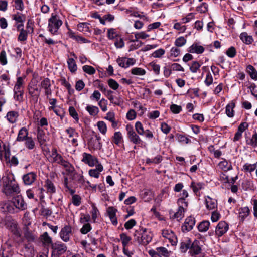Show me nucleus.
<instances>
[{
	"label": "nucleus",
	"mask_w": 257,
	"mask_h": 257,
	"mask_svg": "<svg viewBox=\"0 0 257 257\" xmlns=\"http://www.w3.org/2000/svg\"><path fill=\"white\" fill-rule=\"evenodd\" d=\"M9 230L17 237H20L21 234L16 223H11L9 226Z\"/></svg>",
	"instance_id": "bb28decb"
},
{
	"label": "nucleus",
	"mask_w": 257,
	"mask_h": 257,
	"mask_svg": "<svg viewBox=\"0 0 257 257\" xmlns=\"http://www.w3.org/2000/svg\"><path fill=\"white\" fill-rule=\"evenodd\" d=\"M203 184L200 182L195 183L192 182L191 184V187L192 188L194 192L196 193L199 190H201L203 188Z\"/></svg>",
	"instance_id": "5fc2aeb1"
},
{
	"label": "nucleus",
	"mask_w": 257,
	"mask_h": 257,
	"mask_svg": "<svg viewBox=\"0 0 257 257\" xmlns=\"http://www.w3.org/2000/svg\"><path fill=\"white\" fill-rule=\"evenodd\" d=\"M152 237L151 232L143 227H140L134 233L135 240L141 245H147L151 241Z\"/></svg>",
	"instance_id": "f257e3e1"
},
{
	"label": "nucleus",
	"mask_w": 257,
	"mask_h": 257,
	"mask_svg": "<svg viewBox=\"0 0 257 257\" xmlns=\"http://www.w3.org/2000/svg\"><path fill=\"white\" fill-rule=\"evenodd\" d=\"M28 131L26 127L21 128L18 132L16 140L18 142L24 141L28 137Z\"/></svg>",
	"instance_id": "412c9836"
},
{
	"label": "nucleus",
	"mask_w": 257,
	"mask_h": 257,
	"mask_svg": "<svg viewBox=\"0 0 257 257\" xmlns=\"http://www.w3.org/2000/svg\"><path fill=\"white\" fill-rule=\"evenodd\" d=\"M24 141H25V145L27 148L29 150H32L34 148L35 144L32 137H28Z\"/></svg>",
	"instance_id": "79ce46f5"
},
{
	"label": "nucleus",
	"mask_w": 257,
	"mask_h": 257,
	"mask_svg": "<svg viewBox=\"0 0 257 257\" xmlns=\"http://www.w3.org/2000/svg\"><path fill=\"white\" fill-rule=\"evenodd\" d=\"M98 105L103 112H105L107 110V101L104 98L101 99L98 102Z\"/></svg>",
	"instance_id": "0e129e2a"
},
{
	"label": "nucleus",
	"mask_w": 257,
	"mask_h": 257,
	"mask_svg": "<svg viewBox=\"0 0 257 257\" xmlns=\"http://www.w3.org/2000/svg\"><path fill=\"white\" fill-rule=\"evenodd\" d=\"M184 212L183 206L179 207L177 211L173 215L172 218H176L178 221L181 220L184 217Z\"/></svg>",
	"instance_id": "c9c22d12"
},
{
	"label": "nucleus",
	"mask_w": 257,
	"mask_h": 257,
	"mask_svg": "<svg viewBox=\"0 0 257 257\" xmlns=\"http://www.w3.org/2000/svg\"><path fill=\"white\" fill-rule=\"evenodd\" d=\"M112 91L110 90L107 91L106 95L108 99L110 100L111 103L114 104L115 105L120 106L122 103V101L121 99H117L116 101H113V96L112 95Z\"/></svg>",
	"instance_id": "2f4dec72"
},
{
	"label": "nucleus",
	"mask_w": 257,
	"mask_h": 257,
	"mask_svg": "<svg viewBox=\"0 0 257 257\" xmlns=\"http://www.w3.org/2000/svg\"><path fill=\"white\" fill-rule=\"evenodd\" d=\"M83 70L90 75L94 74L95 73V69L92 66L84 65L82 67Z\"/></svg>",
	"instance_id": "052dcab7"
},
{
	"label": "nucleus",
	"mask_w": 257,
	"mask_h": 257,
	"mask_svg": "<svg viewBox=\"0 0 257 257\" xmlns=\"http://www.w3.org/2000/svg\"><path fill=\"white\" fill-rule=\"evenodd\" d=\"M37 138L40 145H45L46 142L47 136L44 131L39 127L38 128Z\"/></svg>",
	"instance_id": "4be33fe9"
},
{
	"label": "nucleus",
	"mask_w": 257,
	"mask_h": 257,
	"mask_svg": "<svg viewBox=\"0 0 257 257\" xmlns=\"http://www.w3.org/2000/svg\"><path fill=\"white\" fill-rule=\"evenodd\" d=\"M70 179L73 181V184L77 186L78 184L84 185L85 184V180L84 176L82 174H79L75 171V170L70 175Z\"/></svg>",
	"instance_id": "1a4fd4ad"
},
{
	"label": "nucleus",
	"mask_w": 257,
	"mask_h": 257,
	"mask_svg": "<svg viewBox=\"0 0 257 257\" xmlns=\"http://www.w3.org/2000/svg\"><path fill=\"white\" fill-rule=\"evenodd\" d=\"M72 227L69 225H65L61 230L60 237L64 242H68L72 235Z\"/></svg>",
	"instance_id": "6e6552de"
},
{
	"label": "nucleus",
	"mask_w": 257,
	"mask_h": 257,
	"mask_svg": "<svg viewBox=\"0 0 257 257\" xmlns=\"http://www.w3.org/2000/svg\"><path fill=\"white\" fill-rule=\"evenodd\" d=\"M200 66L201 65L197 61H193L190 67V70L192 73H196Z\"/></svg>",
	"instance_id": "e2e57ef3"
},
{
	"label": "nucleus",
	"mask_w": 257,
	"mask_h": 257,
	"mask_svg": "<svg viewBox=\"0 0 257 257\" xmlns=\"http://www.w3.org/2000/svg\"><path fill=\"white\" fill-rule=\"evenodd\" d=\"M162 157L161 155H158L153 159L148 158H147L146 160V163L149 165H151V164L152 163L158 164L160 163L162 161Z\"/></svg>",
	"instance_id": "a19ab883"
},
{
	"label": "nucleus",
	"mask_w": 257,
	"mask_h": 257,
	"mask_svg": "<svg viewBox=\"0 0 257 257\" xmlns=\"http://www.w3.org/2000/svg\"><path fill=\"white\" fill-rule=\"evenodd\" d=\"M24 235L29 243L35 241V236L27 226H26L24 228Z\"/></svg>",
	"instance_id": "6ab92c4d"
},
{
	"label": "nucleus",
	"mask_w": 257,
	"mask_h": 257,
	"mask_svg": "<svg viewBox=\"0 0 257 257\" xmlns=\"http://www.w3.org/2000/svg\"><path fill=\"white\" fill-rule=\"evenodd\" d=\"M209 226V221H203L198 225V229L200 232H206L208 230Z\"/></svg>",
	"instance_id": "4c0bfd02"
},
{
	"label": "nucleus",
	"mask_w": 257,
	"mask_h": 257,
	"mask_svg": "<svg viewBox=\"0 0 257 257\" xmlns=\"http://www.w3.org/2000/svg\"><path fill=\"white\" fill-rule=\"evenodd\" d=\"M86 110L89 114L92 116H96L99 112V109L97 106L88 105L86 107Z\"/></svg>",
	"instance_id": "ea45409f"
},
{
	"label": "nucleus",
	"mask_w": 257,
	"mask_h": 257,
	"mask_svg": "<svg viewBox=\"0 0 257 257\" xmlns=\"http://www.w3.org/2000/svg\"><path fill=\"white\" fill-rule=\"evenodd\" d=\"M126 130L127 131V136L129 141L135 144H140L143 143L142 140L134 131L133 127L131 125L127 124L126 126Z\"/></svg>",
	"instance_id": "39448f33"
},
{
	"label": "nucleus",
	"mask_w": 257,
	"mask_h": 257,
	"mask_svg": "<svg viewBox=\"0 0 257 257\" xmlns=\"http://www.w3.org/2000/svg\"><path fill=\"white\" fill-rule=\"evenodd\" d=\"M249 212L250 210L248 207L241 208L239 213V219L243 222L244 219L248 216Z\"/></svg>",
	"instance_id": "cd10ccee"
},
{
	"label": "nucleus",
	"mask_w": 257,
	"mask_h": 257,
	"mask_svg": "<svg viewBox=\"0 0 257 257\" xmlns=\"http://www.w3.org/2000/svg\"><path fill=\"white\" fill-rule=\"evenodd\" d=\"M63 24L59 16L56 13L51 14L50 18L48 19V31L52 34H56L58 30Z\"/></svg>",
	"instance_id": "f03ea898"
},
{
	"label": "nucleus",
	"mask_w": 257,
	"mask_h": 257,
	"mask_svg": "<svg viewBox=\"0 0 257 257\" xmlns=\"http://www.w3.org/2000/svg\"><path fill=\"white\" fill-rule=\"evenodd\" d=\"M28 37V32L23 28L20 29V32L18 36V39L19 41H26Z\"/></svg>",
	"instance_id": "de8ad7c7"
},
{
	"label": "nucleus",
	"mask_w": 257,
	"mask_h": 257,
	"mask_svg": "<svg viewBox=\"0 0 257 257\" xmlns=\"http://www.w3.org/2000/svg\"><path fill=\"white\" fill-rule=\"evenodd\" d=\"M61 165L65 168L66 171L69 175L75 171V169L72 165L65 160H64Z\"/></svg>",
	"instance_id": "e433bc0d"
},
{
	"label": "nucleus",
	"mask_w": 257,
	"mask_h": 257,
	"mask_svg": "<svg viewBox=\"0 0 257 257\" xmlns=\"http://www.w3.org/2000/svg\"><path fill=\"white\" fill-rule=\"evenodd\" d=\"M226 54L230 58L234 57L236 55V50L235 47L231 46L229 47L226 52Z\"/></svg>",
	"instance_id": "bf43d9fd"
},
{
	"label": "nucleus",
	"mask_w": 257,
	"mask_h": 257,
	"mask_svg": "<svg viewBox=\"0 0 257 257\" xmlns=\"http://www.w3.org/2000/svg\"><path fill=\"white\" fill-rule=\"evenodd\" d=\"M82 156V161L90 167H93L98 163L97 159L90 154L84 153Z\"/></svg>",
	"instance_id": "9b49d317"
},
{
	"label": "nucleus",
	"mask_w": 257,
	"mask_h": 257,
	"mask_svg": "<svg viewBox=\"0 0 257 257\" xmlns=\"http://www.w3.org/2000/svg\"><path fill=\"white\" fill-rule=\"evenodd\" d=\"M21 251L24 257H34L35 255L33 247L30 243L25 244Z\"/></svg>",
	"instance_id": "dca6fc26"
},
{
	"label": "nucleus",
	"mask_w": 257,
	"mask_h": 257,
	"mask_svg": "<svg viewBox=\"0 0 257 257\" xmlns=\"http://www.w3.org/2000/svg\"><path fill=\"white\" fill-rule=\"evenodd\" d=\"M15 3L14 7L16 9L23 11L24 9V4L23 0H13Z\"/></svg>",
	"instance_id": "13d9d810"
},
{
	"label": "nucleus",
	"mask_w": 257,
	"mask_h": 257,
	"mask_svg": "<svg viewBox=\"0 0 257 257\" xmlns=\"http://www.w3.org/2000/svg\"><path fill=\"white\" fill-rule=\"evenodd\" d=\"M2 179L3 182V192L6 195H11L13 193H19L20 188L18 185L13 183L9 177H4Z\"/></svg>",
	"instance_id": "7ed1b4c3"
},
{
	"label": "nucleus",
	"mask_w": 257,
	"mask_h": 257,
	"mask_svg": "<svg viewBox=\"0 0 257 257\" xmlns=\"http://www.w3.org/2000/svg\"><path fill=\"white\" fill-rule=\"evenodd\" d=\"M188 51L191 53L201 54L204 51V48L202 46L194 43L188 48Z\"/></svg>",
	"instance_id": "aec40b11"
},
{
	"label": "nucleus",
	"mask_w": 257,
	"mask_h": 257,
	"mask_svg": "<svg viewBox=\"0 0 257 257\" xmlns=\"http://www.w3.org/2000/svg\"><path fill=\"white\" fill-rule=\"evenodd\" d=\"M27 90L31 100L34 104L37 103L41 93V89L38 87L37 82L32 80L28 85Z\"/></svg>",
	"instance_id": "20e7f679"
},
{
	"label": "nucleus",
	"mask_w": 257,
	"mask_h": 257,
	"mask_svg": "<svg viewBox=\"0 0 257 257\" xmlns=\"http://www.w3.org/2000/svg\"><path fill=\"white\" fill-rule=\"evenodd\" d=\"M3 150L4 152V158L7 162L10 158L11 152L10 147L6 144H3Z\"/></svg>",
	"instance_id": "864d4df0"
},
{
	"label": "nucleus",
	"mask_w": 257,
	"mask_h": 257,
	"mask_svg": "<svg viewBox=\"0 0 257 257\" xmlns=\"http://www.w3.org/2000/svg\"><path fill=\"white\" fill-rule=\"evenodd\" d=\"M39 86L40 87V89L44 90V93L46 96V98H49V96H51L52 93V90L51 89V81L49 78H44L40 82Z\"/></svg>",
	"instance_id": "0eeeda50"
},
{
	"label": "nucleus",
	"mask_w": 257,
	"mask_h": 257,
	"mask_svg": "<svg viewBox=\"0 0 257 257\" xmlns=\"http://www.w3.org/2000/svg\"><path fill=\"white\" fill-rule=\"evenodd\" d=\"M131 73L135 75H144L146 74L145 69L139 67H135L131 70Z\"/></svg>",
	"instance_id": "a18cd8bd"
},
{
	"label": "nucleus",
	"mask_w": 257,
	"mask_h": 257,
	"mask_svg": "<svg viewBox=\"0 0 257 257\" xmlns=\"http://www.w3.org/2000/svg\"><path fill=\"white\" fill-rule=\"evenodd\" d=\"M69 113L70 115L72 117L74 120L78 122L79 120V117L77 111L73 106H70L69 108Z\"/></svg>",
	"instance_id": "603ef678"
},
{
	"label": "nucleus",
	"mask_w": 257,
	"mask_h": 257,
	"mask_svg": "<svg viewBox=\"0 0 257 257\" xmlns=\"http://www.w3.org/2000/svg\"><path fill=\"white\" fill-rule=\"evenodd\" d=\"M18 116L19 113L18 112L15 111H10L7 113L6 118L9 122L11 123H14L17 121Z\"/></svg>",
	"instance_id": "5701e85b"
},
{
	"label": "nucleus",
	"mask_w": 257,
	"mask_h": 257,
	"mask_svg": "<svg viewBox=\"0 0 257 257\" xmlns=\"http://www.w3.org/2000/svg\"><path fill=\"white\" fill-rule=\"evenodd\" d=\"M12 19L17 23H23L26 20V16L21 13L17 12L12 15Z\"/></svg>",
	"instance_id": "473e14b6"
},
{
	"label": "nucleus",
	"mask_w": 257,
	"mask_h": 257,
	"mask_svg": "<svg viewBox=\"0 0 257 257\" xmlns=\"http://www.w3.org/2000/svg\"><path fill=\"white\" fill-rule=\"evenodd\" d=\"M117 211V209L113 207H109L107 209V212L109 218L112 223L114 225H116L117 224V219L116 217V213Z\"/></svg>",
	"instance_id": "a211bd4d"
},
{
	"label": "nucleus",
	"mask_w": 257,
	"mask_h": 257,
	"mask_svg": "<svg viewBox=\"0 0 257 257\" xmlns=\"http://www.w3.org/2000/svg\"><path fill=\"white\" fill-rule=\"evenodd\" d=\"M100 136L95 135L94 137H92L88 141V146L94 150L101 149L102 144L100 142Z\"/></svg>",
	"instance_id": "9d476101"
},
{
	"label": "nucleus",
	"mask_w": 257,
	"mask_h": 257,
	"mask_svg": "<svg viewBox=\"0 0 257 257\" xmlns=\"http://www.w3.org/2000/svg\"><path fill=\"white\" fill-rule=\"evenodd\" d=\"M66 132L68 135L69 138H71L73 136L78 137L79 135L78 133L76 131L75 129L71 127H69V128H67L66 130Z\"/></svg>",
	"instance_id": "774afa93"
},
{
	"label": "nucleus",
	"mask_w": 257,
	"mask_h": 257,
	"mask_svg": "<svg viewBox=\"0 0 257 257\" xmlns=\"http://www.w3.org/2000/svg\"><path fill=\"white\" fill-rule=\"evenodd\" d=\"M51 246L52 249V255L54 257H59L61 255L64 254L67 249L64 243L59 241L52 243Z\"/></svg>",
	"instance_id": "423d86ee"
},
{
	"label": "nucleus",
	"mask_w": 257,
	"mask_h": 257,
	"mask_svg": "<svg viewBox=\"0 0 257 257\" xmlns=\"http://www.w3.org/2000/svg\"><path fill=\"white\" fill-rule=\"evenodd\" d=\"M67 64L70 71L72 73H75L77 69V67L74 59L72 58H68Z\"/></svg>",
	"instance_id": "72a5a7b5"
},
{
	"label": "nucleus",
	"mask_w": 257,
	"mask_h": 257,
	"mask_svg": "<svg viewBox=\"0 0 257 257\" xmlns=\"http://www.w3.org/2000/svg\"><path fill=\"white\" fill-rule=\"evenodd\" d=\"M186 39L184 37H180L176 39L175 45L177 47H182L186 44Z\"/></svg>",
	"instance_id": "4d7b16f0"
},
{
	"label": "nucleus",
	"mask_w": 257,
	"mask_h": 257,
	"mask_svg": "<svg viewBox=\"0 0 257 257\" xmlns=\"http://www.w3.org/2000/svg\"><path fill=\"white\" fill-rule=\"evenodd\" d=\"M81 197L78 195H73L72 197V202L76 206H78L81 204Z\"/></svg>",
	"instance_id": "680f3d73"
},
{
	"label": "nucleus",
	"mask_w": 257,
	"mask_h": 257,
	"mask_svg": "<svg viewBox=\"0 0 257 257\" xmlns=\"http://www.w3.org/2000/svg\"><path fill=\"white\" fill-rule=\"evenodd\" d=\"M246 72L252 79L257 80V71L252 65H249L247 66Z\"/></svg>",
	"instance_id": "f704fd0d"
},
{
	"label": "nucleus",
	"mask_w": 257,
	"mask_h": 257,
	"mask_svg": "<svg viewBox=\"0 0 257 257\" xmlns=\"http://www.w3.org/2000/svg\"><path fill=\"white\" fill-rule=\"evenodd\" d=\"M41 215L45 217L50 216L52 212L49 208H46L44 205H42L40 209Z\"/></svg>",
	"instance_id": "49530a36"
},
{
	"label": "nucleus",
	"mask_w": 257,
	"mask_h": 257,
	"mask_svg": "<svg viewBox=\"0 0 257 257\" xmlns=\"http://www.w3.org/2000/svg\"><path fill=\"white\" fill-rule=\"evenodd\" d=\"M195 224V219L194 217L190 216L187 217L184 223V225L182 226V230L189 231L191 230Z\"/></svg>",
	"instance_id": "f3484780"
},
{
	"label": "nucleus",
	"mask_w": 257,
	"mask_h": 257,
	"mask_svg": "<svg viewBox=\"0 0 257 257\" xmlns=\"http://www.w3.org/2000/svg\"><path fill=\"white\" fill-rule=\"evenodd\" d=\"M135 130L138 133V134L140 135H144L145 134V130L143 127V124L140 121H137L135 123Z\"/></svg>",
	"instance_id": "c03bdc74"
},
{
	"label": "nucleus",
	"mask_w": 257,
	"mask_h": 257,
	"mask_svg": "<svg viewBox=\"0 0 257 257\" xmlns=\"http://www.w3.org/2000/svg\"><path fill=\"white\" fill-rule=\"evenodd\" d=\"M156 250L159 253L160 255H163L164 257L169 256V252L164 247H159L156 249Z\"/></svg>",
	"instance_id": "3c124183"
},
{
	"label": "nucleus",
	"mask_w": 257,
	"mask_h": 257,
	"mask_svg": "<svg viewBox=\"0 0 257 257\" xmlns=\"http://www.w3.org/2000/svg\"><path fill=\"white\" fill-rule=\"evenodd\" d=\"M201 251L199 245V241L195 240L192 244L190 243L189 248V253L192 256H196L198 255Z\"/></svg>",
	"instance_id": "2eb2a0df"
},
{
	"label": "nucleus",
	"mask_w": 257,
	"mask_h": 257,
	"mask_svg": "<svg viewBox=\"0 0 257 257\" xmlns=\"http://www.w3.org/2000/svg\"><path fill=\"white\" fill-rule=\"evenodd\" d=\"M36 178L37 174L34 172L24 174L22 177L23 183L25 185H32L36 181Z\"/></svg>",
	"instance_id": "f8f14e48"
},
{
	"label": "nucleus",
	"mask_w": 257,
	"mask_h": 257,
	"mask_svg": "<svg viewBox=\"0 0 257 257\" xmlns=\"http://www.w3.org/2000/svg\"><path fill=\"white\" fill-rule=\"evenodd\" d=\"M24 93V91L14 93V99L19 102L23 101Z\"/></svg>",
	"instance_id": "69168bd1"
},
{
	"label": "nucleus",
	"mask_w": 257,
	"mask_h": 257,
	"mask_svg": "<svg viewBox=\"0 0 257 257\" xmlns=\"http://www.w3.org/2000/svg\"><path fill=\"white\" fill-rule=\"evenodd\" d=\"M13 203L18 209L24 210L27 209V204L21 196H17L13 198Z\"/></svg>",
	"instance_id": "4468645a"
},
{
	"label": "nucleus",
	"mask_w": 257,
	"mask_h": 257,
	"mask_svg": "<svg viewBox=\"0 0 257 257\" xmlns=\"http://www.w3.org/2000/svg\"><path fill=\"white\" fill-rule=\"evenodd\" d=\"M219 166L220 168L224 171H227L232 169L231 163L227 162L225 159L219 163Z\"/></svg>",
	"instance_id": "7c9ffc66"
},
{
	"label": "nucleus",
	"mask_w": 257,
	"mask_h": 257,
	"mask_svg": "<svg viewBox=\"0 0 257 257\" xmlns=\"http://www.w3.org/2000/svg\"><path fill=\"white\" fill-rule=\"evenodd\" d=\"M97 127L99 131L103 135H105L107 131V126L106 123L102 121H98L97 123Z\"/></svg>",
	"instance_id": "8fccbe9b"
},
{
	"label": "nucleus",
	"mask_w": 257,
	"mask_h": 257,
	"mask_svg": "<svg viewBox=\"0 0 257 257\" xmlns=\"http://www.w3.org/2000/svg\"><path fill=\"white\" fill-rule=\"evenodd\" d=\"M120 238L123 247L128 246V244L132 239L131 237L125 233H122L120 235Z\"/></svg>",
	"instance_id": "58836bf2"
},
{
	"label": "nucleus",
	"mask_w": 257,
	"mask_h": 257,
	"mask_svg": "<svg viewBox=\"0 0 257 257\" xmlns=\"http://www.w3.org/2000/svg\"><path fill=\"white\" fill-rule=\"evenodd\" d=\"M45 187L47 188V192L50 194L54 193L56 192V188L53 183L49 179L45 182Z\"/></svg>",
	"instance_id": "c85d7f7f"
},
{
	"label": "nucleus",
	"mask_w": 257,
	"mask_h": 257,
	"mask_svg": "<svg viewBox=\"0 0 257 257\" xmlns=\"http://www.w3.org/2000/svg\"><path fill=\"white\" fill-rule=\"evenodd\" d=\"M112 140L115 144L119 146L123 141L121 133L120 131L115 132Z\"/></svg>",
	"instance_id": "b1692460"
},
{
	"label": "nucleus",
	"mask_w": 257,
	"mask_h": 257,
	"mask_svg": "<svg viewBox=\"0 0 257 257\" xmlns=\"http://www.w3.org/2000/svg\"><path fill=\"white\" fill-rule=\"evenodd\" d=\"M240 38L242 42L246 44H250L253 42L251 36L248 35L246 32H243L240 35Z\"/></svg>",
	"instance_id": "c756f323"
},
{
	"label": "nucleus",
	"mask_w": 257,
	"mask_h": 257,
	"mask_svg": "<svg viewBox=\"0 0 257 257\" xmlns=\"http://www.w3.org/2000/svg\"><path fill=\"white\" fill-rule=\"evenodd\" d=\"M228 229V225L225 221H220L219 222L216 227L215 233L218 237L222 236Z\"/></svg>",
	"instance_id": "ddd939ff"
},
{
	"label": "nucleus",
	"mask_w": 257,
	"mask_h": 257,
	"mask_svg": "<svg viewBox=\"0 0 257 257\" xmlns=\"http://www.w3.org/2000/svg\"><path fill=\"white\" fill-rule=\"evenodd\" d=\"M235 106V103L233 101L228 104L226 107V114L229 117H233L234 116V108Z\"/></svg>",
	"instance_id": "393cba45"
},
{
	"label": "nucleus",
	"mask_w": 257,
	"mask_h": 257,
	"mask_svg": "<svg viewBox=\"0 0 257 257\" xmlns=\"http://www.w3.org/2000/svg\"><path fill=\"white\" fill-rule=\"evenodd\" d=\"M148 66L154 71L155 74L158 75L160 74V66L159 64H157L156 62L153 61L150 62L148 64Z\"/></svg>",
	"instance_id": "37998d69"
},
{
	"label": "nucleus",
	"mask_w": 257,
	"mask_h": 257,
	"mask_svg": "<svg viewBox=\"0 0 257 257\" xmlns=\"http://www.w3.org/2000/svg\"><path fill=\"white\" fill-rule=\"evenodd\" d=\"M149 37V35L145 32H140L135 34V39L132 40V42L138 41V39H145Z\"/></svg>",
	"instance_id": "09e8293b"
},
{
	"label": "nucleus",
	"mask_w": 257,
	"mask_h": 257,
	"mask_svg": "<svg viewBox=\"0 0 257 257\" xmlns=\"http://www.w3.org/2000/svg\"><path fill=\"white\" fill-rule=\"evenodd\" d=\"M171 111L174 114H178L182 110V107L175 104L171 105L170 107Z\"/></svg>",
	"instance_id": "338daca9"
},
{
	"label": "nucleus",
	"mask_w": 257,
	"mask_h": 257,
	"mask_svg": "<svg viewBox=\"0 0 257 257\" xmlns=\"http://www.w3.org/2000/svg\"><path fill=\"white\" fill-rule=\"evenodd\" d=\"M91 229V226L89 223H84L80 229V232L83 234H86L88 233Z\"/></svg>",
	"instance_id": "6e6d98bb"
},
{
	"label": "nucleus",
	"mask_w": 257,
	"mask_h": 257,
	"mask_svg": "<svg viewBox=\"0 0 257 257\" xmlns=\"http://www.w3.org/2000/svg\"><path fill=\"white\" fill-rule=\"evenodd\" d=\"M206 208L209 210H212L217 207V202L209 196L207 197L205 200Z\"/></svg>",
	"instance_id": "a878e982"
}]
</instances>
